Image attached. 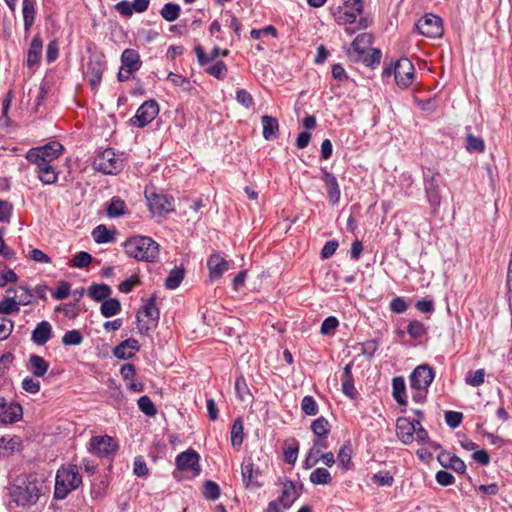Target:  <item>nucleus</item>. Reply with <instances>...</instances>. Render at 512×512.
<instances>
[{
	"label": "nucleus",
	"mask_w": 512,
	"mask_h": 512,
	"mask_svg": "<svg viewBox=\"0 0 512 512\" xmlns=\"http://www.w3.org/2000/svg\"><path fill=\"white\" fill-rule=\"evenodd\" d=\"M138 407L147 416H154L157 413L156 407L151 399L144 395L138 399Z\"/></svg>",
	"instance_id": "52"
},
{
	"label": "nucleus",
	"mask_w": 512,
	"mask_h": 512,
	"mask_svg": "<svg viewBox=\"0 0 512 512\" xmlns=\"http://www.w3.org/2000/svg\"><path fill=\"white\" fill-rule=\"evenodd\" d=\"M393 74L396 84L405 89L410 86L414 80V65L408 58H400L394 65Z\"/></svg>",
	"instance_id": "11"
},
{
	"label": "nucleus",
	"mask_w": 512,
	"mask_h": 512,
	"mask_svg": "<svg viewBox=\"0 0 512 512\" xmlns=\"http://www.w3.org/2000/svg\"><path fill=\"white\" fill-rule=\"evenodd\" d=\"M416 28L420 34L429 38H439L444 31L442 19L432 13H427L418 20Z\"/></svg>",
	"instance_id": "8"
},
{
	"label": "nucleus",
	"mask_w": 512,
	"mask_h": 512,
	"mask_svg": "<svg viewBox=\"0 0 512 512\" xmlns=\"http://www.w3.org/2000/svg\"><path fill=\"white\" fill-rule=\"evenodd\" d=\"M435 378V372L428 364L417 366L409 376L410 389H428Z\"/></svg>",
	"instance_id": "12"
},
{
	"label": "nucleus",
	"mask_w": 512,
	"mask_h": 512,
	"mask_svg": "<svg viewBox=\"0 0 512 512\" xmlns=\"http://www.w3.org/2000/svg\"><path fill=\"white\" fill-rule=\"evenodd\" d=\"M363 10L362 0H346L336 15V22L340 25L353 24L356 22L357 17L362 14Z\"/></svg>",
	"instance_id": "13"
},
{
	"label": "nucleus",
	"mask_w": 512,
	"mask_h": 512,
	"mask_svg": "<svg viewBox=\"0 0 512 512\" xmlns=\"http://www.w3.org/2000/svg\"><path fill=\"white\" fill-rule=\"evenodd\" d=\"M142 311L154 324L158 322L160 312L156 307V297L154 295L146 301Z\"/></svg>",
	"instance_id": "44"
},
{
	"label": "nucleus",
	"mask_w": 512,
	"mask_h": 512,
	"mask_svg": "<svg viewBox=\"0 0 512 512\" xmlns=\"http://www.w3.org/2000/svg\"><path fill=\"white\" fill-rule=\"evenodd\" d=\"M112 293L107 284H92L88 289V295L94 301L100 302L106 300Z\"/></svg>",
	"instance_id": "34"
},
{
	"label": "nucleus",
	"mask_w": 512,
	"mask_h": 512,
	"mask_svg": "<svg viewBox=\"0 0 512 512\" xmlns=\"http://www.w3.org/2000/svg\"><path fill=\"white\" fill-rule=\"evenodd\" d=\"M53 331L51 324L43 320L39 322L31 334V340L37 346L45 345L52 337Z\"/></svg>",
	"instance_id": "23"
},
{
	"label": "nucleus",
	"mask_w": 512,
	"mask_h": 512,
	"mask_svg": "<svg viewBox=\"0 0 512 512\" xmlns=\"http://www.w3.org/2000/svg\"><path fill=\"white\" fill-rule=\"evenodd\" d=\"M309 479L315 485H328L332 481L330 472L325 468H316L310 474Z\"/></svg>",
	"instance_id": "41"
},
{
	"label": "nucleus",
	"mask_w": 512,
	"mask_h": 512,
	"mask_svg": "<svg viewBox=\"0 0 512 512\" xmlns=\"http://www.w3.org/2000/svg\"><path fill=\"white\" fill-rule=\"evenodd\" d=\"M373 481L380 486L391 487L394 483L393 476L388 471H378L373 475Z\"/></svg>",
	"instance_id": "60"
},
{
	"label": "nucleus",
	"mask_w": 512,
	"mask_h": 512,
	"mask_svg": "<svg viewBox=\"0 0 512 512\" xmlns=\"http://www.w3.org/2000/svg\"><path fill=\"white\" fill-rule=\"evenodd\" d=\"M37 16V0H22L24 32L28 36Z\"/></svg>",
	"instance_id": "20"
},
{
	"label": "nucleus",
	"mask_w": 512,
	"mask_h": 512,
	"mask_svg": "<svg viewBox=\"0 0 512 512\" xmlns=\"http://www.w3.org/2000/svg\"><path fill=\"white\" fill-rule=\"evenodd\" d=\"M466 149L469 152H484V141L481 138L474 136L473 134H468L466 139Z\"/></svg>",
	"instance_id": "51"
},
{
	"label": "nucleus",
	"mask_w": 512,
	"mask_h": 512,
	"mask_svg": "<svg viewBox=\"0 0 512 512\" xmlns=\"http://www.w3.org/2000/svg\"><path fill=\"white\" fill-rule=\"evenodd\" d=\"M297 498L295 485L291 481L283 483L281 495L278 500L281 501L282 508L288 509Z\"/></svg>",
	"instance_id": "32"
},
{
	"label": "nucleus",
	"mask_w": 512,
	"mask_h": 512,
	"mask_svg": "<svg viewBox=\"0 0 512 512\" xmlns=\"http://www.w3.org/2000/svg\"><path fill=\"white\" fill-rule=\"evenodd\" d=\"M121 66H123L128 73H135L140 70L142 60L140 54L135 49H125L121 54Z\"/></svg>",
	"instance_id": "24"
},
{
	"label": "nucleus",
	"mask_w": 512,
	"mask_h": 512,
	"mask_svg": "<svg viewBox=\"0 0 512 512\" xmlns=\"http://www.w3.org/2000/svg\"><path fill=\"white\" fill-rule=\"evenodd\" d=\"M121 311L120 301L116 298H108L104 300L100 307V312L105 318H110Z\"/></svg>",
	"instance_id": "37"
},
{
	"label": "nucleus",
	"mask_w": 512,
	"mask_h": 512,
	"mask_svg": "<svg viewBox=\"0 0 512 512\" xmlns=\"http://www.w3.org/2000/svg\"><path fill=\"white\" fill-rule=\"evenodd\" d=\"M94 167L104 174H116L123 167V161L113 149H105L94 160Z\"/></svg>",
	"instance_id": "6"
},
{
	"label": "nucleus",
	"mask_w": 512,
	"mask_h": 512,
	"mask_svg": "<svg viewBox=\"0 0 512 512\" xmlns=\"http://www.w3.org/2000/svg\"><path fill=\"white\" fill-rule=\"evenodd\" d=\"M89 445V450L101 457L114 455L118 449L115 439L108 435L92 437Z\"/></svg>",
	"instance_id": "14"
},
{
	"label": "nucleus",
	"mask_w": 512,
	"mask_h": 512,
	"mask_svg": "<svg viewBox=\"0 0 512 512\" xmlns=\"http://www.w3.org/2000/svg\"><path fill=\"white\" fill-rule=\"evenodd\" d=\"M392 395L400 406H407L406 385L402 376L393 378Z\"/></svg>",
	"instance_id": "30"
},
{
	"label": "nucleus",
	"mask_w": 512,
	"mask_h": 512,
	"mask_svg": "<svg viewBox=\"0 0 512 512\" xmlns=\"http://www.w3.org/2000/svg\"><path fill=\"white\" fill-rule=\"evenodd\" d=\"M38 179L45 185L54 184L58 179V173L55 170L53 164L43 168L42 170H36Z\"/></svg>",
	"instance_id": "40"
},
{
	"label": "nucleus",
	"mask_w": 512,
	"mask_h": 512,
	"mask_svg": "<svg viewBox=\"0 0 512 512\" xmlns=\"http://www.w3.org/2000/svg\"><path fill=\"white\" fill-rule=\"evenodd\" d=\"M463 420V414L457 411H447L445 413V422L446 424L452 428H457Z\"/></svg>",
	"instance_id": "62"
},
{
	"label": "nucleus",
	"mask_w": 512,
	"mask_h": 512,
	"mask_svg": "<svg viewBox=\"0 0 512 512\" xmlns=\"http://www.w3.org/2000/svg\"><path fill=\"white\" fill-rule=\"evenodd\" d=\"M43 41L39 35H35L30 43L27 52V65L33 67L40 62L42 55Z\"/></svg>",
	"instance_id": "26"
},
{
	"label": "nucleus",
	"mask_w": 512,
	"mask_h": 512,
	"mask_svg": "<svg viewBox=\"0 0 512 512\" xmlns=\"http://www.w3.org/2000/svg\"><path fill=\"white\" fill-rule=\"evenodd\" d=\"M407 333L413 339H420L427 334V328L422 322L413 320L407 326Z\"/></svg>",
	"instance_id": "46"
},
{
	"label": "nucleus",
	"mask_w": 512,
	"mask_h": 512,
	"mask_svg": "<svg viewBox=\"0 0 512 512\" xmlns=\"http://www.w3.org/2000/svg\"><path fill=\"white\" fill-rule=\"evenodd\" d=\"M62 151L63 146L60 142L51 141L43 146L29 149L25 158L37 167L36 170H42L51 165L62 154Z\"/></svg>",
	"instance_id": "4"
},
{
	"label": "nucleus",
	"mask_w": 512,
	"mask_h": 512,
	"mask_svg": "<svg viewBox=\"0 0 512 512\" xmlns=\"http://www.w3.org/2000/svg\"><path fill=\"white\" fill-rule=\"evenodd\" d=\"M92 237L96 243H111L115 239V231L109 230L103 224L96 226L92 231Z\"/></svg>",
	"instance_id": "33"
},
{
	"label": "nucleus",
	"mask_w": 512,
	"mask_h": 512,
	"mask_svg": "<svg viewBox=\"0 0 512 512\" xmlns=\"http://www.w3.org/2000/svg\"><path fill=\"white\" fill-rule=\"evenodd\" d=\"M424 190L433 213H437L441 205L440 186L443 182L441 174L432 168L423 171Z\"/></svg>",
	"instance_id": "5"
},
{
	"label": "nucleus",
	"mask_w": 512,
	"mask_h": 512,
	"mask_svg": "<svg viewBox=\"0 0 512 512\" xmlns=\"http://www.w3.org/2000/svg\"><path fill=\"white\" fill-rule=\"evenodd\" d=\"M139 350L140 345L138 340L129 338L117 345L113 350V354L118 359L127 360L132 358Z\"/></svg>",
	"instance_id": "21"
},
{
	"label": "nucleus",
	"mask_w": 512,
	"mask_h": 512,
	"mask_svg": "<svg viewBox=\"0 0 512 512\" xmlns=\"http://www.w3.org/2000/svg\"><path fill=\"white\" fill-rule=\"evenodd\" d=\"M321 181L326 186L328 200L331 205H336L340 201L341 190L337 178L326 169H322Z\"/></svg>",
	"instance_id": "19"
},
{
	"label": "nucleus",
	"mask_w": 512,
	"mask_h": 512,
	"mask_svg": "<svg viewBox=\"0 0 512 512\" xmlns=\"http://www.w3.org/2000/svg\"><path fill=\"white\" fill-rule=\"evenodd\" d=\"M185 271L181 268H175L170 271L169 275L165 279V286L168 289H176L179 287L184 279Z\"/></svg>",
	"instance_id": "42"
},
{
	"label": "nucleus",
	"mask_w": 512,
	"mask_h": 512,
	"mask_svg": "<svg viewBox=\"0 0 512 512\" xmlns=\"http://www.w3.org/2000/svg\"><path fill=\"white\" fill-rule=\"evenodd\" d=\"M149 209L153 214L160 216L174 211V198L171 195L163 193L145 192Z\"/></svg>",
	"instance_id": "10"
},
{
	"label": "nucleus",
	"mask_w": 512,
	"mask_h": 512,
	"mask_svg": "<svg viewBox=\"0 0 512 512\" xmlns=\"http://www.w3.org/2000/svg\"><path fill=\"white\" fill-rule=\"evenodd\" d=\"M243 442V423L240 418H237L231 429V444L233 447L239 448Z\"/></svg>",
	"instance_id": "45"
},
{
	"label": "nucleus",
	"mask_w": 512,
	"mask_h": 512,
	"mask_svg": "<svg viewBox=\"0 0 512 512\" xmlns=\"http://www.w3.org/2000/svg\"><path fill=\"white\" fill-rule=\"evenodd\" d=\"M301 409L308 416H315L319 411L317 402L310 395L303 397L301 401Z\"/></svg>",
	"instance_id": "50"
},
{
	"label": "nucleus",
	"mask_w": 512,
	"mask_h": 512,
	"mask_svg": "<svg viewBox=\"0 0 512 512\" xmlns=\"http://www.w3.org/2000/svg\"><path fill=\"white\" fill-rule=\"evenodd\" d=\"M339 321L334 316H329L321 324L320 332L323 335H330L338 327Z\"/></svg>",
	"instance_id": "61"
},
{
	"label": "nucleus",
	"mask_w": 512,
	"mask_h": 512,
	"mask_svg": "<svg viewBox=\"0 0 512 512\" xmlns=\"http://www.w3.org/2000/svg\"><path fill=\"white\" fill-rule=\"evenodd\" d=\"M19 444L20 440L17 437L9 439L2 437L0 439V456L11 455Z\"/></svg>",
	"instance_id": "47"
},
{
	"label": "nucleus",
	"mask_w": 512,
	"mask_h": 512,
	"mask_svg": "<svg viewBox=\"0 0 512 512\" xmlns=\"http://www.w3.org/2000/svg\"><path fill=\"white\" fill-rule=\"evenodd\" d=\"M23 416V408L17 402H8L6 398L0 397V423L12 424L19 421Z\"/></svg>",
	"instance_id": "15"
},
{
	"label": "nucleus",
	"mask_w": 512,
	"mask_h": 512,
	"mask_svg": "<svg viewBox=\"0 0 512 512\" xmlns=\"http://www.w3.org/2000/svg\"><path fill=\"white\" fill-rule=\"evenodd\" d=\"M180 12L181 8L178 4L169 2L162 7L160 14L166 21L173 22L179 17Z\"/></svg>",
	"instance_id": "43"
},
{
	"label": "nucleus",
	"mask_w": 512,
	"mask_h": 512,
	"mask_svg": "<svg viewBox=\"0 0 512 512\" xmlns=\"http://www.w3.org/2000/svg\"><path fill=\"white\" fill-rule=\"evenodd\" d=\"M14 329V322L6 317L0 316V341L9 338Z\"/></svg>",
	"instance_id": "56"
},
{
	"label": "nucleus",
	"mask_w": 512,
	"mask_h": 512,
	"mask_svg": "<svg viewBox=\"0 0 512 512\" xmlns=\"http://www.w3.org/2000/svg\"><path fill=\"white\" fill-rule=\"evenodd\" d=\"M92 261V256L85 251L78 252L72 260V266L76 268H85Z\"/></svg>",
	"instance_id": "59"
},
{
	"label": "nucleus",
	"mask_w": 512,
	"mask_h": 512,
	"mask_svg": "<svg viewBox=\"0 0 512 512\" xmlns=\"http://www.w3.org/2000/svg\"><path fill=\"white\" fill-rule=\"evenodd\" d=\"M83 342V336L79 330H69L62 337V343L65 346L80 345Z\"/></svg>",
	"instance_id": "53"
},
{
	"label": "nucleus",
	"mask_w": 512,
	"mask_h": 512,
	"mask_svg": "<svg viewBox=\"0 0 512 512\" xmlns=\"http://www.w3.org/2000/svg\"><path fill=\"white\" fill-rule=\"evenodd\" d=\"M28 369L35 377H43L49 369V363L43 357L32 354L28 360Z\"/></svg>",
	"instance_id": "27"
},
{
	"label": "nucleus",
	"mask_w": 512,
	"mask_h": 512,
	"mask_svg": "<svg viewBox=\"0 0 512 512\" xmlns=\"http://www.w3.org/2000/svg\"><path fill=\"white\" fill-rule=\"evenodd\" d=\"M241 475L246 487L258 488L262 484L258 482L261 475L259 468H256L251 457H245L241 464Z\"/></svg>",
	"instance_id": "18"
},
{
	"label": "nucleus",
	"mask_w": 512,
	"mask_h": 512,
	"mask_svg": "<svg viewBox=\"0 0 512 512\" xmlns=\"http://www.w3.org/2000/svg\"><path fill=\"white\" fill-rule=\"evenodd\" d=\"M311 430L316 438L327 439V436L330 433V425L328 420L323 416L315 419L311 424Z\"/></svg>",
	"instance_id": "38"
},
{
	"label": "nucleus",
	"mask_w": 512,
	"mask_h": 512,
	"mask_svg": "<svg viewBox=\"0 0 512 512\" xmlns=\"http://www.w3.org/2000/svg\"><path fill=\"white\" fill-rule=\"evenodd\" d=\"M261 123L263 126V137L265 140H274L277 137L279 131L278 120L269 115H263L261 117Z\"/></svg>",
	"instance_id": "28"
},
{
	"label": "nucleus",
	"mask_w": 512,
	"mask_h": 512,
	"mask_svg": "<svg viewBox=\"0 0 512 512\" xmlns=\"http://www.w3.org/2000/svg\"><path fill=\"white\" fill-rule=\"evenodd\" d=\"M416 425H419V419L413 421L406 417H400L396 422V436L405 445L414 441V433Z\"/></svg>",
	"instance_id": "17"
},
{
	"label": "nucleus",
	"mask_w": 512,
	"mask_h": 512,
	"mask_svg": "<svg viewBox=\"0 0 512 512\" xmlns=\"http://www.w3.org/2000/svg\"><path fill=\"white\" fill-rule=\"evenodd\" d=\"M293 443L291 446L284 448L283 454H284V461L288 464H295L298 452H299V443L293 439Z\"/></svg>",
	"instance_id": "54"
},
{
	"label": "nucleus",
	"mask_w": 512,
	"mask_h": 512,
	"mask_svg": "<svg viewBox=\"0 0 512 512\" xmlns=\"http://www.w3.org/2000/svg\"><path fill=\"white\" fill-rule=\"evenodd\" d=\"M351 454H352V449H351V446L349 444L344 445V446H342L339 449V452H338V455H337V459L339 461V464L345 470L348 469V465L351 462Z\"/></svg>",
	"instance_id": "57"
},
{
	"label": "nucleus",
	"mask_w": 512,
	"mask_h": 512,
	"mask_svg": "<svg viewBox=\"0 0 512 512\" xmlns=\"http://www.w3.org/2000/svg\"><path fill=\"white\" fill-rule=\"evenodd\" d=\"M30 302V300L22 302L23 305H26ZM21 302H17L14 297H6L0 301V313L4 315H9L12 313H18L20 310Z\"/></svg>",
	"instance_id": "39"
},
{
	"label": "nucleus",
	"mask_w": 512,
	"mask_h": 512,
	"mask_svg": "<svg viewBox=\"0 0 512 512\" xmlns=\"http://www.w3.org/2000/svg\"><path fill=\"white\" fill-rule=\"evenodd\" d=\"M342 392L350 397L351 399L355 398L357 391L354 386V379L352 374V368L350 364H347L342 373Z\"/></svg>",
	"instance_id": "31"
},
{
	"label": "nucleus",
	"mask_w": 512,
	"mask_h": 512,
	"mask_svg": "<svg viewBox=\"0 0 512 512\" xmlns=\"http://www.w3.org/2000/svg\"><path fill=\"white\" fill-rule=\"evenodd\" d=\"M371 43L372 36L369 33H362L353 40L351 48L356 54L362 56L365 54Z\"/></svg>",
	"instance_id": "36"
},
{
	"label": "nucleus",
	"mask_w": 512,
	"mask_h": 512,
	"mask_svg": "<svg viewBox=\"0 0 512 512\" xmlns=\"http://www.w3.org/2000/svg\"><path fill=\"white\" fill-rule=\"evenodd\" d=\"M206 72L209 75H211L219 80H222L226 77V75L228 73V69H227L226 64L223 61H216L213 65L209 66L206 69Z\"/></svg>",
	"instance_id": "48"
},
{
	"label": "nucleus",
	"mask_w": 512,
	"mask_h": 512,
	"mask_svg": "<svg viewBox=\"0 0 512 512\" xmlns=\"http://www.w3.org/2000/svg\"><path fill=\"white\" fill-rule=\"evenodd\" d=\"M439 463L445 468H451L459 474L466 472V464L455 454L441 452L437 457Z\"/></svg>",
	"instance_id": "25"
},
{
	"label": "nucleus",
	"mask_w": 512,
	"mask_h": 512,
	"mask_svg": "<svg viewBox=\"0 0 512 512\" xmlns=\"http://www.w3.org/2000/svg\"><path fill=\"white\" fill-rule=\"evenodd\" d=\"M104 70L105 62L100 57L93 56L89 58L85 77L87 78L92 90H97L102 81Z\"/></svg>",
	"instance_id": "16"
},
{
	"label": "nucleus",
	"mask_w": 512,
	"mask_h": 512,
	"mask_svg": "<svg viewBox=\"0 0 512 512\" xmlns=\"http://www.w3.org/2000/svg\"><path fill=\"white\" fill-rule=\"evenodd\" d=\"M200 455L194 449H188L179 455L175 459L177 470L190 474L191 477H196L201 472V466L199 464Z\"/></svg>",
	"instance_id": "7"
},
{
	"label": "nucleus",
	"mask_w": 512,
	"mask_h": 512,
	"mask_svg": "<svg viewBox=\"0 0 512 512\" xmlns=\"http://www.w3.org/2000/svg\"><path fill=\"white\" fill-rule=\"evenodd\" d=\"M41 483L34 474L18 479L11 487L10 496L18 506L29 507L35 504L41 495Z\"/></svg>",
	"instance_id": "1"
},
{
	"label": "nucleus",
	"mask_w": 512,
	"mask_h": 512,
	"mask_svg": "<svg viewBox=\"0 0 512 512\" xmlns=\"http://www.w3.org/2000/svg\"><path fill=\"white\" fill-rule=\"evenodd\" d=\"M159 247V244L148 236H133L124 242L125 253L138 261H156Z\"/></svg>",
	"instance_id": "2"
},
{
	"label": "nucleus",
	"mask_w": 512,
	"mask_h": 512,
	"mask_svg": "<svg viewBox=\"0 0 512 512\" xmlns=\"http://www.w3.org/2000/svg\"><path fill=\"white\" fill-rule=\"evenodd\" d=\"M236 100L238 103L243 105L245 108H250L254 104L253 97L245 89H238L236 91Z\"/></svg>",
	"instance_id": "64"
},
{
	"label": "nucleus",
	"mask_w": 512,
	"mask_h": 512,
	"mask_svg": "<svg viewBox=\"0 0 512 512\" xmlns=\"http://www.w3.org/2000/svg\"><path fill=\"white\" fill-rule=\"evenodd\" d=\"M485 371L478 369L475 372H469L465 378V382L473 387H478L484 383Z\"/></svg>",
	"instance_id": "55"
},
{
	"label": "nucleus",
	"mask_w": 512,
	"mask_h": 512,
	"mask_svg": "<svg viewBox=\"0 0 512 512\" xmlns=\"http://www.w3.org/2000/svg\"><path fill=\"white\" fill-rule=\"evenodd\" d=\"M82 484V477L76 465L61 466L55 477L54 497L64 499Z\"/></svg>",
	"instance_id": "3"
},
{
	"label": "nucleus",
	"mask_w": 512,
	"mask_h": 512,
	"mask_svg": "<svg viewBox=\"0 0 512 512\" xmlns=\"http://www.w3.org/2000/svg\"><path fill=\"white\" fill-rule=\"evenodd\" d=\"M194 52L201 66H204L208 64L210 61L215 60L220 55L226 57L229 54V51L227 49L221 50L220 48L215 47L214 49H212L210 54L207 55L200 45L195 46Z\"/></svg>",
	"instance_id": "29"
},
{
	"label": "nucleus",
	"mask_w": 512,
	"mask_h": 512,
	"mask_svg": "<svg viewBox=\"0 0 512 512\" xmlns=\"http://www.w3.org/2000/svg\"><path fill=\"white\" fill-rule=\"evenodd\" d=\"M159 114V105L155 100L145 101L130 119L131 125L144 128L150 124Z\"/></svg>",
	"instance_id": "9"
},
{
	"label": "nucleus",
	"mask_w": 512,
	"mask_h": 512,
	"mask_svg": "<svg viewBox=\"0 0 512 512\" xmlns=\"http://www.w3.org/2000/svg\"><path fill=\"white\" fill-rule=\"evenodd\" d=\"M205 498L210 500H216L220 496V488L217 483L214 481H206L204 483V492H203Z\"/></svg>",
	"instance_id": "58"
},
{
	"label": "nucleus",
	"mask_w": 512,
	"mask_h": 512,
	"mask_svg": "<svg viewBox=\"0 0 512 512\" xmlns=\"http://www.w3.org/2000/svg\"><path fill=\"white\" fill-rule=\"evenodd\" d=\"M126 203L118 196L111 198L110 203L107 207V215L110 218H116L127 214Z\"/></svg>",
	"instance_id": "35"
},
{
	"label": "nucleus",
	"mask_w": 512,
	"mask_h": 512,
	"mask_svg": "<svg viewBox=\"0 0 512 512\" xmlns=\"http://www.w3.org/2000/svg\"><path fill=\"white\" fill-rule=\"evenodd\" d=\"M167 80L170 81L174 86L181 87L182 90L187 92L191 91L193 88L188 78L173 72L169 73Z\"/></svg>",
	"instance_id": "49"
},
{
	"label": "nucleus",
	"mask_w": 512,
	"mask_h": 512,
	"mask_svg": "<svg viewBox=\"0 0 512 512\" xmlns=\"http://www.w3.org/2000/svg\"><path fill=\"white\" fill-rule=\"evenodd\" d=\"M207 266L209 268L210 279L215 281L221 278L223 273L228 270V262L219 254H212L208 258Z\"/></svg>",
	"instance_id": "22"
},
{
	"label": "nucleus",
	"mask_w": 512,
	"mask_h": 512,
	"mask_svg": "<svg viewBox=\"0 0 512 512\" xmlns=\"http://www.w3.org/2000/svg\"><path fill=\"white\" fill-rule=\"evenodd\" d=\"M21 386L24 391L31 394H36L40 391V382L29 376L22 380Z\"/></svg>",
	"instance_id": "63"
}]
</instances>
